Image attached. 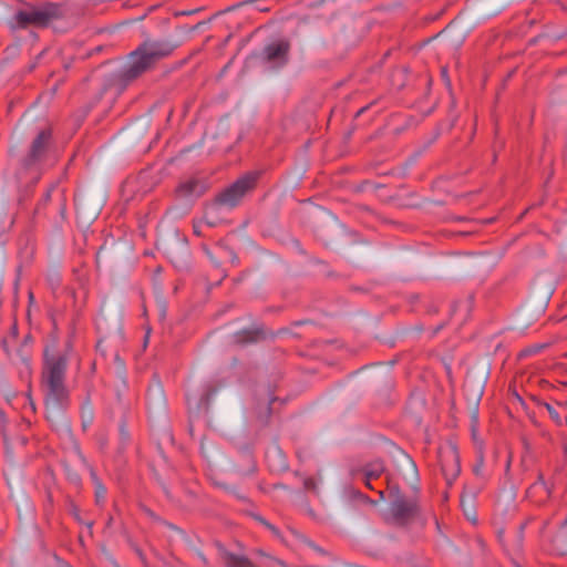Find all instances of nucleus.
I'll use <instances>...</instances> for the list:
<instances>
[{"instance_id": "f257e3e1", "label": "nucleus", "mask_w": 567, "mask_h": 567, "mask_svg": "<svg viewBox=\"0 0 567 567\" xmlns=\"http://www.w3.org/2000/svg\"><path fill=\"white\" fill-rule=\"evenodd\" d=\"M68 343L64 351L56 349V340L47 344L43 350L41 384L44 389L45 417L50 422L61 419L70 405V392L65 385L69 364Z\"/></svg>"}, {"instance_id": "f03ea898", "label": "nucleus", "mask_w": 567, "mask_h": 567, "mask_svg": "<svg viewBox=\"0 0 567 567\" xmlns=\"http://www.w3.org/2000/svg\"><path fill=\"white\" fill-rule=\"evenodd\" d=\"M175 49L176 45L166 40L144 41L128 54L126 64L107 79L99 93V99L109 90H115L116 94H121Z\"/></svg>"}, {"instance_id": "7ed1b4c3", "label": "nucleus", "mask_w": 567, "mask_h": 567, "mask_svg": "<svg viewBox=\"0 0 567 567\" xmlns=\"http://www.w3.org/2000/svg\"><path fill=\"white\" fill-rule=\"evenodd\" d=\"M64 16V7L61 3L45 2L40 7L30 6L28 9L18 10L10 21L11 29H28L29 27L45 28L53 20Z\"/></svg>"}, {"instance_id": "20e7f679", "label": "nucleus", "mask_w": 567, "mask_h": 567, "mask_svg": "<svg viewBox=\"0 0 567 567\" xmlns=\"http://www.w3.org/2000/svg\"><path fill=\"white\" fill-rule=\"evenodd\" d=\"M386 487L391 499L389 512L396 525L405 526L419 517L421 513L419 496L406 497L398 484H392L389 476H386Z\"/></svg>"}, {"instance_id": "39448f33", "label": "nucleus", "mask_w": 567, "mask_h": 567, "mask_svg": "<svg viewBox=\"0 0 567 567\" xmlns=\"http://www.w3.org/2000/svg\"><path fill=\"white\" fill-rule=\"evenodd\" d=\"M261 175L262 171L245 173L215 196L212 207H237L247 194L256 189Z\"/></svg>"}, {"instance_id": "423d86ee", "label": "nucleus", "mask_w": 567, "mask_h": 567, "mask_svg": "<svg viewBox=\"0 0 567 567\" xmlns=\"http://www.w3.org/2000/svg\"><path fill=\"white\" fill-rule=\"evenodd\" d=\"M52 145V130L50 127L41 130L32 140L28 153L21 158V166L24 169H31L44 162Z\"/></svg>"}, {"instance_id": "0eeeda50", "label": "nucleus", "mask_w": 567, "mask_h": 567, "mask_svg": "<svg viewBox=\"0 0 567 567\" xmlns=\"http://www.w3.org/2000/svg\"><path fill=\"white\" fill-rule=\"evenodd\" d=\"M291 43L287 39L272 41L258 54L259 61L271 70H280L289 62Z\"/></svg>"}, {"instance_id": "6e6552de", "label": "nucleus", "mask_w": 567, "mask_h": 567, "mask_svg": "<svg viewBox=\"0 0 567 567\" xmlns=\"http://www.w3.org/2000/svg\"><path fill=\"white\" fill-rule=\"evenodd\" d=\"M280 332L281 331L274 332L269 330L264 322H256L250 327L235 331L230 336V342L235 347L245 348L264 342L268 339L274 340Z\"/></svg>"}, {"instance_id": "1a4fd4ad", "label": "nucleus", "mask_w": 567, "mask_h": 567, "mask_svg": "<svg viewBox=\"0 0 567 567\" xmlns=\"http://www.w3.org/2000/svg\"><path fill=\"white\" fill-rule=\"evenodd\" d=\"M441 471L446 485L451 487L461 473L460 455L456 446L440 451Z\"/></svg>"}, {"instance_id": "9d476101", "label": "nucleus", "mask_w": 567, "mask_h": 567, "mask_svg": "<svg viewBox=\"0 0 567 567\" xmlns=\"http://www.w3.org/2000/svg\"><path fill=\"white\" fill-rule=\"evenodd\" d=\"M207 190V184L204 179L188 178L183 181L176 187V194L181 198H198Z\"/></svg>"}, {"instance_id": "9b49d317", "label": "nucleus", "mask_w": 567, "mask_h": 567, "mask_svg": "<svg viewBox=\"0 0 567 567\" xmlns=\"http://www.w3.org/2000/svg\"><path fill=\"white\" fill-rule=\"evenodd\" d=\"M481 491V486H465L461 494V507L466 518L473 523L476 522L475 499Z\"/></svg>"}, {"instance_id": "f8f14e48", "label": "nucleus", "mask_w": 567, "mask_h": 567, "mask_svg": "<svg viewBox=\"0 0 567 567\" xmlns=\"http://www.w3.org/2000/svg\"><path fill=\"white\" fill-rule=\"evenodd\" d=\"M361 472L363 474V481H373L379 478L385 472V466L383 461L375 460L365 464L361 468Z\"/></svg>"}, {"instance_id": "ddd939ff", "label": "nucleus", "mask_w": 567, "mask_h": 567, "mask_svg": "<svg viewBox=\"0 0 567 567\" xmlns=\"http://www.w3.org/2000/svg\"><path fill=\"white\" fill-rule=\"evenodd\" d=\"M483 467H484V452H483L482 443H480L477 445L476 462L473 466V473L481 481V483L478 485V486H481V488L483 487V485L486 481V476L484 474Z\"/></svg>"}, {"instance_id": "4468645a", "label": "nucleus", "mask_w": 567, "mask_h": 567, "mask_svg": "<svg viewBox=\"0 0 567 567\" xmlns=\"http://www.w3.org/2000/svg\"><path fill=\"white\" fill-rule=\"evenodd\" d=\"M82 426L85 430L89 427L94 419V411L89 396L84 400L81 406Z\"/></svg>"}, {"instance_id": "2eb2a0df", "label": "nucleus", "mask_w": 567, "mask_h": 567, "mask_svg": "<svg viewBox=\"0 0 567 567\" xmlns=\"http://www.w3.org/2000/svg\"><path fill=\"white\" fill-rule=\"evenodd\" d=\"M219 386L215 384H207L200 396V405L208 408L212 398L218 392Z\"/></svg>"}, {"instance_id": "dca6fc26", "label": "nucleus", "mask_w": 567, "mask_h": 567, "mask_svg": "<svg viewBox=\"0 0 567 567\" xmlns=\"http://www.w3.org/2000/svg\"><path fill=\"white\" fill-rule=\"evenodd\" d=\"M55 189V185L52 184L44 193L43 197L39 200L34 210H33V218L39 215L48 205V203L51 200L52 192Z\"/></svg>"}, {"instance_id": "f3484780", "label": "nucleus", "mask_w": 567, "mask_h": 567, "mask_svg": "<svg viewBox=\"0 0 567 567\" xmlns=\"http://www.w3.org/2000/svg\"><path fill=\"white\" fill-rule=\"evenodd\" d=\"M91 474H92L93 481L95 483V497H96V502L100 503L101 501H103L105 498L106 488L100 482V480L96 477V475H95V473L93 471L91 472Z\"/></svg>"}, {"instance_id": "a211bd4d", "label": "nucleus", "mask_w": 567, "mask_h": 567, "mask_svg": "<svg viewBox=\"0 0 567 567\" xmlns=\"http://www.w3.org/2000/svg\"><path fill=\"white\" fill-rule=\"evenodd\" d=\"M538 488L544 489L546 496H549L551 493L550 487L545 482L544 475L542 472L538 473L537 481L529 487V491H534V489H538Z\"/></svg>"}, {"instance_id": "6ab92c4d", "label": "nucleus", "mask_w": 567, "mask_h": 567, "mask_svg": "<svg viewBox=\"0 0 567 567\" xmlns=\"http://www.w3.org/2000/svg\"><path fill=\"white\" fill-rule=\"evenodd\" d=\"M540 406H544L546 409V411L548 412V414L550 415V417L557 423V424H560V415L558 413V411L556 410V408H554L551 404L547 403V402H539L538 403Z\"/></svg>"}, {"instance_id": "aec40b11", "label": "nucleus", "mask_w": 567, "mask_h": 567, "mask_svg": "<svg viewBox=\"0 0 567 567\" xmlns=\"http://www.w3.org/2000/svg\"><path fill=\"white\" fill-rule=\"evenodd\" d=\"M254 518L259 522L260 524H262L266 528H268L272 534L275 535H279V529L274 526L272 524H270L267 519H265L262 516L260 515H254Z\"/></svg>"}, {"instance_id": "412c9836", "label": "nucleus", "mask_w": 567, "mask_h": 567, "mask_svg": "<svg viewBox=\"0 0 567 567\" xmlns=\"http://www.w3.org/2000/svg\"><path fill=\"white\" fill-rule=\"evenodd\" d=\"M303 487L308 492L318 493V486L316 481L312 477H307L303 481Z\"/></svg>"}, {"instance_id": "4be33fe9", "label": "nucleus", "mask_w": 567, "mask_h": 567, "mask_svg": "<svg viewBox=\"0 0 567 567\" xmlns=\"http://www.w3.org/2000/svg\"><path fill=\"white\" fill-rule=\"evenodd\" d=\"M118 430H120L121 441L125 445L128 442V440H130V433H128V431L126 429V422L125 421L121 422Z\"/></svg>"}, {"instance_id": "5701e85b", "label": "nucleus", "mask_w": 567, "mask_h": 567, "mask_svg": "<svg viewBox=\"0 0 567 567\" xmlns=\"http://www.w3.org/2000/svg\"><path fill=\"white\" fill-rule=\"evenodd\" d=\"M11 343L13 342L9 337H3L1 340V348L8 358L11 357Z\"/></svg>"}, {"instance_id": "b1692460", "label": "nucleus", "mask_w": 567, "mask_h": 567, "mask_svg": "<svg viewBox=\"0 0 567 567\" xmlns=\"http://www.w3.org/2000/svg\"><path fill=\"white\" fill-rule=\"evenodd\" d=\"M353 496L355 498H360L367 503H371V504H375L374 501H372L369 496L364 495L363 493H361L360 491H353Z\"/></svg>"}, {"instance_id": "393cba45", "label": "nucleus", "mask_w": 567, "mask_h": 567, "mask_svg": "<svg viewBox=\"0 0 567 567\" xmlns=\"http://www.w3.org/2000/svg\"><path fill=\"white\" fill-rule=\"evenodd\" d=\"M8 337L12 340V342L17 341V339H18V327H17L16 322H13V324L11 326L10 333H9Z\"/></svg>"}, {"instance_id": "a878e982", "label": "nucleus", "mask_w": 567, "mask_h": 567, "mask_svg": "<svg viewBox=\"0 0 567 567\" xmlns=\"http://www.w3.org/2000/svg\"><path fill=\"white\" fill-rule=\"evenodd\" d=\"M308 546L313 549L316 553L320 554V555H327L328 553L321 548L320 546H318L317 544H315L313 542H308Z\"/></svg>"}, {"instance_id": "bb28decb", "label": "nucleus", "mask_w": 567, "mask_h": 567, "mask_svg": "<svg viewBox=\"0 0 567 567\" xmlns=\"http://www.w3.org/2000/svg\"><path fill=\"white\" fill-rule=\"evenodd\" d=\"M185 493L186 496L189 498L190 503H194L196 501L197 494L194 491L187 489Z\"/></svg>"}, {"instance_id": "cd10ccee", "label": "nucleus", "mask_w": 567, "mask_h": 567, "mask_svg": "<svg viewBox=\"0 0 567 567\" xmlns=\"http://www.w3.org/2000/svg\"><path fill=\"white\" fill-rule=\"evenodd\" d=\"M105 317L104 316H100L97 319H96V327H97V330L101 331L102 330V327H103V323L105 322Z\"/></svg>"}, {"instance_id": "c85d7f7f", "label": "nucleus", "mask_w": 567, "mask_h": 567, "mask_svg": "<svg viewBox=\"0 0 567 567\" xmlns=\"http://www.w3.org/2000/svg\"><path fill=\"white\" fill-rule=\"evenodd\" d=\"M246 456L249 458V461H250V463H251V465H250V467L248 468V471H247V472H248V473H255V472H256V464H255V462L252 461L251 455H250V454H246Z\"/></svg>"}, {"instance_id": "c756f323", "label": "nucleus", "mask_w": 567, "mask_h": 567, "mask_svg": "<svg viewBox=\"0 0 567 567\" xmlns=\"http://www.w3.org/2000/svg\"><path fill=\"white\" fill-rule=\"evenodd\" d=\"M526 524H527V523L525 522V523H522V524L519 525V528H518V536H519V539H520V540H522V539H523V537H524V530H525Z\"/></svg>"}, {"instance_id": "7c9ffc66", "label": "nucleus", "mask_w": 567, "mask_h": 567, "mask_svg": "<svg viewBox=\"0 0 567 567\" xmlns=\"http://www.w3.org/2000/svg\"><path fill=\"white\" fill-rule=\"evenodd\" d=\"M408 463L410 465V467L412 468L413 473L415 474V476L417 475V471H416V465L415 463L411 460V458H408Z\"/></svg>"}, {"instance_id": "2f4dec72", "label": "nucleus", "mask_w": 567, "mask_h": 567, "mask_svg": "<svg viewBox=\"0 0 567 567\" xmlns=\"http://www.w3.org/2000/svg\"><path fill=\"white\" fill-rule=\"evenodd\" d=\"M162 487H163V491H164L166 497L169 498L171 501H173L174 498H173L169 489L164 484H162Z\"/></svg>"}, {"instance_id": "473e14b6", "label": "nucleus", "mask_w": 567, "mask_h": 567, "mask_svg": "<svg viewBox=\"0 0 567 567\" xmlns=\"http://www.w3.org/2000/svg\"><path fill=\"white\" fill-rule=\"evenodd\" d=\"M364 482V485L369 488V489H374L373 485H372V481H363Z\"/></svg>"}, {"instance_id": "72a5a7b5", "label": "nucleus", "mask_w": 567, "mask_h": 567, "mask_svg": "<svg viewBox=\"0 0 567 567\" xmlns=\"http://www.w3.org/2000/svg\"><path fill=\"white\" fill-rule=\"evenodd\" d=\"M135 551H136V554L138 555V557H140L141 559H144V554H143V551H142L140 548H137V547H136V548H135Z\"/></svg>"}, {"instance_id": "f704fd0d", "label": "nucleus", "mask_w": 567, "mask_h": 567, "mask_svg": "<svg viewBox=\"0 0 567 567\" xmlns=\"http://www.w3.org/2000/svg\"><path fill=\"white\" fill-rule=\"evenodd\" d=\"M276 401V399H272L269 403V405L267 406V413H268V416L270 415V412H271V404Z\"/></svg>"}, {"instance_id": "c9c22d12", "label": "nucleus", "mask_w": 567, "mask_h": 567, "mask_svg": "<svg viewBox=\"0 0 567 567\" xmlns=\"http://www.w3.org/2000/svg\"><path fill=\"white\" fill-rule=\"evenodd\" d=\"M64 210H65V204H64V202H62L61 205H60V213H61V215L64 214Z\"/></svg>"}, {"instance_id": "e433bc0d", "label": "nucleus", "mask_w": 567, "mask_h": 567, "mask_svg": "<svg viewBox=\"0 0 567 567\" xmlns=\"http://www.w3.org/2000/svg\"><path fill=\"white\" fill-rule=\"evenodd\" d=\"M147 514L153 518H157L156 515L151 509H147Z\"/></svg>"}, {"instance_id": "4c0bfd02", "label": "nucleus", "mask_w": 567, "mask_h": 567, "mask_svg": "<svg viewBox=\"0 0 567 567\" xmlns=\"http://www.w3.org/2000/svg\"><path fill=\"white\" fill-rule=\"evenodd\" d=\"M378 493H379L380 498H381V499H384V497H385V496H384V491H379Z\"/></svg>"}, {"instance_id": "58836bf2", "label": "nucleus", "mask_w": 567, "mask_h": 567, "mask_svg": "<svg viewBox=\"0 0 567 567\" xmlns=\"http://www.w3.org/2000/svg\"><path fill=\"white\" fill-rule=\"evenodd\" d=\"M365 110H367V107H362V109H360V110L358 111L357 115L362 114Z\"/></svg>"}, {"instance_id": "ea45409f", "label": "nucleus", "mask_w": 567, "mask_h": 567, "mask_svg": "<svg viewBox=\"0 0 567 567\" xmlns=\"http://www.w3.org/2000/svg\"><path fill=\"white\" fill-rule=\"evenodd\" d=\"M167 525H168L172 529H176V530H178V528H177L175 525H173V524H167Z\"/></svg>"}, {"instance_id": "a19ab883", "label": "nucleus", "mask_w": 567, "mask_h": 567, "mask_svg": "<svg viewBox=\"0 0 567 567\" xmlns=\"http://www.w3.org/2000/svg\"><path fill=\"white\" fill-rule=\"evenodd\" d=\"M206 223L209 225V226H215V223L214 221H209V220H206Z\"/></svg>"}, {"instance_id": "79ce46f5", "label": "nucleus", "mask_w": 567, "mask_h": 567, "mask_svg": "<svg viewBox=\"0 0 567 567\" xmlns=\"http://www.w3.org/2000/svg\"><path fill=\"white\" fill-rule=\"evenodd\" d=\"M302 323H303L302 321H297V322H295V324H296V326H300V324H302Z\"/></svg>"}, {"instance_id": "37998d69", "label": "nucleus", "mask_w": 567, "mask_h": 567, "mask_svg": "<svg viewBox=\"0 0 567 567\" xmlns=\"http://www.w3.org/2000/svg\"><path fill=\"white\" fill-rule=\"evenodd\" d=\"M2 435H3V440L7 441V436L3 431H2Z\"/></svg>"}, {"instance_id": "c03bdc74", "label": "nucleus", "mask_w": 567, "mask_h": 567, "mask_svg": "<svg viewBox=\"0 0 567 567\" xmlns=\"http://www.w3.org/2000/svg\"><path fill=\"white\" fill-rule=\"evenodd\" d=\"M200 557L206 563V557L204 555H200Z\"/></svg>"}, {"instance_id": "a18cd8bd", "label": "nucleus", "mask_w": 567, "mask_h": 567, "mask_svg": "<svg viewBox=\"0 0 567 567\" xmlns=\"http://www.w3.org/2000/svg\"><path fill=\"white\" fill-rule=\"evenodd\" d=\"M116 329H120V321L117 320Z\"/></svg>"}, {"instance_id": "49530a36", "label": "nucleus", "mask_w": 567, "mask_h": 567, "mask_svg": "<svg viewBox=\"0 0 567 567\" xmlns=\"http://www.w3.org/2000/svg\"><path fill=\"white\" fill-rule=\"evenodd\" d=\"M567 525V518L564 520V526Z\"/></svg>"}]
</instances>
